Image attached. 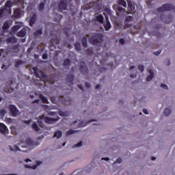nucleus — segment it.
<instances>
[{"mask_svg":"<svg viewBox=\"0 0 175 175\" xmlns=\"http://www.w3.org/2000/svg\"><path fill=\"white\" fill-rule=\"evenodd\" d=\"M127 5H128L127 9L129 12H133V10H135V5H133V3H132L131 0H127Z\"/></svg>","mask_w":175,"mask_h":175,"instance_id":"nucleus-15","label":"nucleus"},{"mask_svg":"<svg viewBox=\"0 0 175 175\" xmlns=\"http://www.w3.org/2000/svg\"><path fill=\"white\" fill-rule=\"evenodd\" d=\"M3 51V49H0V57H2Z\"/></svg>","mask_w":175,"mask_h":175,"instance_id":"nucleus-63","label":"nucleus"},{"mask_svg":"<svg viewBox=\"0 0 175 175\" xmlns=\"http://www.w3.org/2000/svg\"><path fill=\"white\" fill-rule=\"evenodd\" d=\"M102 161H110V159L109 157H103Z\"/></svg>","mask_w":175,"mask_h":175,"instance_id":"nucleus-55","label":"nucleus"},{"mask_svg":"<svg viewBox=\"0 0 175 175\" xmlns=\"http://www.w3.org/2000/svg\"><path fill=\"white\" fill-rule=\"evenodd\" d=\"M124 28V29H126V28H131V25L129 23H125Z\"/></svg>","mask_w":175,"mask_h":175,"instance_id":"nucleus-48","label":"nucleus"},{"mask_svg":"<svg viewBox=\"0 0 175 175\" xmlns=\"http://www.w3.org/2000/svg\"><path fill=\"white\" fill-rule=\"evenodd\" d=\"M10 111L12 116V117H17L18 115V109L16 105H10Z\"/></svg>","mask_w":175,"mask_h":175,"instance_id":"nucleus-9","label":"nucleus"},{"mask_svg":"<svg viewBox=\"0 0 175 175\" xmlns=\"http://www.w3.org/2000/svg\"><path fill=\"white\" fill-rule=\"evenodd\" d=\"M0 133H2V135H8V133H9L8 126L3 123H0Z\"/></svg>","mask_w":175,"mask_h":175,"instance_id":"nucleus-12","label":"nucleus"},{"mask_svg":"<svg viewBox=\"0 0 175 175\" xmlns=\"http://www.w3.org/2000/svg\"><path fill=\"white\" fill-rule=\"evenodd\" d=\"M79 72L84 76H85V75H88L90 72L88 70V67H87V64H85L84 62H81L79 64Z\"/></svg>","mask_w":175,"mask_h":175,"instance_id":"nucleus-7","label":"nucleus"},{"mask_svg":"<svg viewBox=\"0 0 175 175\" xmlns=\"http://www.w3.org/2000/svg\"><path fill=\"white\" fill-rule=\"evenodd\" d=\"M16 49H18V45H14V46H13V49H14V50H16Z\"/></svg>","mask_w":175,"mask_h":175,"instance_id":"nucleus-61","label":"nucleus"},{"mask_svg":"<svg viewBox=\"0 0 175 175\" xmlns=\"http://www.w3.org/2000/svg\"><path fill=\"white\" fill-rule=\"evenodd\" d=\"M16 36L18 38H24L25 36H27V29H22L16 33Z\"/></svg>","mask_w":175,"mask_h":175,"instance_id":"nucleus-14","label":"nucleus"},{"mask_svg":"<svg viewBox=\"0 0 175 175\" xmlns=\"http://www.w3.org/2000/svg\"><path fill=\"white\" fill-rule=\"evenodd\" d=\"M148 72L150 75L147 77L146 81H151V80L154 79V71L150 69Z\"/></svg>","mask_w":175,"mask_h":175,"instance_id":"nucleus-18","label":"nucleus"},{"mask_svg":"<svg viewBox=\"0 0 175 175\" xmlns=\"http://www.w3.org/2000/svg\"><path fill=\"white\" fill-rule=\"evenodd\" d=\"M161 88H163L164 90H168L169 88H167V85H165V84H163V83H162L161 85Z\"/></svg>","mask_w":175,"mask_h":175,"instance_id":"nucleus-49","label":"nucleus"},{"mask_svg":"<svg viewBox=\"0 0 175 175\" xmlns=\"http://www.w3.org/2000/svg\"><path fill=\"white\" fill-rule=\"evenodd\" d=\"M70 65V60L69 59H64L63 62V66H69Z\"/></svg>","mask_w":175,"mask_h":175,"instance_id":"nucleus-32","label":"nucleus"},{"mask_svg":"<svg viewBox=\"0 0 175 175\" xmlns=\"http://www.w3.org/2000/svg\"><path fill=\"white\" fill-rule=\"evenodd\" d=\"M104 12H106L107 16H110V14H111V11L109 8L104 10Z\"/></svg>","mask_w":175,"mask_h":175,"instance_id":"nucleus-45","label":"nucleus"},{"mask_svg":"<svg viewBox=\"0 0 175 175\" xmlns=\"http://www.w3.org/2000/svg\"><path fill=\"white\" fill-rule=\"evenodd\" d=\"M10 150L11 151H21V149H20V148H18V146H14V148H12V146H10Z\"/></svg>","mask_w":175,"mask_h":175,"instance_id":"nucleus-37","label":"nucleus"},{"mask_svg":"<svg viewBox=\"0 0 175 175\" xmlns=\"http://www.w3.org/2000/svg\"><path fill=\"white\" fill-rule=\"evenodd\" d=\"M40 143L38 141L33 142V140L31 139V138H27L25 140V143L23 144L21 147V148H28L29 147H36L37 146H39Z\"/></svg>","mask_w":175,"mask_h":175,"instance_id":"nucleus-3","label":"nucleus"},{"mask_svg":"<svg viewBox=\"0 0 175 175\" xmlns=\"http://www.w3.org/2000/svg\"><path fill=\"white\" fill-rule=\"evenodd\" d=\"M82 46L85 48H87L88 46V44H87V37H83L82 38Z\"/></svg>","mask_w":175,"mask_h":175,"instance_id":"nucleus-26","label":"nucleus"},{"mask_svg":"<svg viewBox=\"0 0 175 175\" xmlns=\"http://www.w3.org/2000/svg\"><path fill=\"white\" fill-rule=\"evenodd\" d=\"M20 28H21V25H14L12 27V32H17V31H18V29H20Z\"/></svg>","mask_w":175,"mask_h":175,"instance_id":"nucleus-25","label":"nucleus"},{"mask_svg":"<svg viewBox=\"0 0 175 175\" xmlns=\"http://www.w3.org/2000/svg\"><path fill=\"white\" fill-rule=\"evenodd\" d=\"M47 58H48L47 53H43L42 59H47Z\"/></svg>","mask_w":175,"mask_h":175,"instance_id":"nucleus-52","label":"nucleus"},{"mask_svg":"<svg viewBox=\"0 0 175 175\" xmlns=\"http://www.w3.org/2000/svg\"><path fill=\"white\" fill-rule=\"evenodd\" d=\"M130 77H131V79H135V77H136V75H133V74H131V75H130Z\"/></svg>","mask_w":175,"mask_h":175,"instance_id":"nucleus-58","label":"nucleus"},{"mask_svg":"<svg viewBox=\"0 0 175 175\" xmlns=\"http://www.w3.org/2000/svg\"><path fill=\"white\" fill-rule=\"evenodd\" d=\"M43 33V31L42 30V29H38L36 30L33 35L34 36H39V35H42Z\"/></svg>","mask_w":175,"mask_h":175,"instance_id":"nucleus-29","label":"nucleus"},{"mask_svg":"<svg viewBox=\"0 0 175 175\" xmlns=\"http://www.w3.org/2000/svg\"><path fill=\"white\" fill-rule=\"evenodd\" d=\"M133 18L131 16H128L125 18V23H129L130 21H132Z\"/></svg>","mask_w":175,"mask_h":175,"instance_id":"nucleus-40","label":"nucleus"},{"mask_svg":"<svg viewBox=\"0 0 175 175\" xmlns=\"http://www.w3.org/2000/svg\"><path fill=\"white\" fill-rule=\"evenodd\" d=\"M119 42H120V44H122V45L125 44V40H124V38H120L119 40Z\"/></svg>","mask_w":175,"mask_h":175,"instance_id":"nucleus-47","label":"nucleus"},{"mask_svg":"<svg viewBox=\"0 0 175 175\" xmlns=\"http://www.w3.org/2000/svg\"><path fill=\"white\" fill-rule=\"evenodd\" d=\"M95 88L96 90H99V88H100V85H96Z\"/></svg>","mask_w":175,"mask_h":175,"instance_id":"nucleus-59","label":"nucleus"},{"mask_svg":"<svg viewBox=\"0 0 175 175\" xmlns=\"http://www.w3.org/2000/svg\"><path fill=\"white\" fill-rule=\"evenodd\" d=\"M86 53H87L88 55H92V54H94V50L92 49V48H88V49L86 50Z\"/></svg>","mask_w":175,"mask_h":175,"instance_id":"nucleus-34","label":"nucleus"},{"mask_svg":"<svg viewBox=\"0 0 175 175\" xmlns=\"http://www.w3.org/2000/svg\"><path fill=\"white\" fill-rule=\"evenodd\" d=\"M33 103H39V99L34 100Z\"/></svg>","mask_w":175,"mask_h":175,"instance_id":"nucleus-62","label":"nucleus"},{"mask_svg":"<svg viewBox=\"0 0 175 175\" xmlns=\"http://www.w3.org/2000/svg\"><path fill=\"white\" fill-rule=\"evenodd\" d=\"M142 111L144 114H148V111L146 109H144Z\"/></svg>","mask_w":175,"mask_h":175,"instance_id":"nucleus-56","label":"nucleus"},{"mask_svg":"<svg viewBox=\"0 0 175 175\" xmlns=\"http://www.w3.org/2000/svg\"><path fill=\"white\" fill-rule=\"evenodd\" d=\"M85 87H87V88H90V87H91V85L88 82H85Z\"/></svg>","mask_w":175,"mask_h":175,"instance_id":"nucleus-53","label":"nucleus"},{"mask_svg":"<svg viewBox=\"0 0 175 175\" xmlns=\"http://www.w3.org/2000/svg\"><path fill=\"white\" fill-rule=\"evenodd\" d=\"M23 64H24V62H23L22 60H18L15 63V68H18V66L23 65Z\"/></svg>","mask_w":175,"mask_h":175,"instance_id":"nucleus-36","label":"nucleus"},{"mask_svg":"<svg viewBox=\"0 0 175 175\" xmlns=\"http://www.w3.org/2000/svg\"><path fill=\"white\" fill-rule=\"evenodd\" d=\"M118 5H121V6H123L124 8L126 7V1H125V0H118Z\"/></svg>","mask_w":175,"mask_h":175,"instance_id":"nucleus-27","label":"nucleus"},{"mask_svg":"<svg viewBox=\"0 0 175 175\" xmlns=\"http://www.w3.org/2000/svg\"><path fill=\"white\" fill-rule=\"evenodd\" d=\"M34 58H36V59H38V58H39V55H38V54H34Z\"/></svg>","mask_w":175,"mask_h":175,"instance_id":"nucleus-60","label":"nucleus"},{"mask_svg":"<svg viewBox=\"0 0 175 175\" xmlns=\"http://www.w3.org/2000/svg\"><path fill=\"white\" fill-rule=\"evenodd\" d=\"M15 18H20L21 17V9H16L14 12Z\"/></svg>","mask_w":175,"mask_h":175,"instance_id":"nucleus-17","label":"nucleus"},{"mask_svg":"<svg viewBox=\"0 0 175 175\" xmlns=\"http://www.w3.org/2000/svg\"><path fill=\"white\" fill-rule=\"evenodd\" d=\"M163 113H164L165 116H166L167 117L170 114H172V109L167 108L164 110Z\"/></svg>","mask_w":175,"mask_h":175,"instance_id":"nucleus-30","label":"nucleus"},{"mask_svg":"<svg viewBox=\"0 0 175 175\" xmlns=\"http://www.w3.org/2000/svg\"><path fill=\"white\" fill-rule=\"evenodd\" d=\"M37 123L39 126H40L41 128H44V124H43V122H42V120H38Z\"/></svg>","mask_w":175,"mask_h":175,"instance_id":"nucleus-43","label":"nucleus"},{"mask_svg":"<svg viewBox=\"0 0 175 175\" xmlns=\"http://www.w3.org/2000/svg\"><path fill=\"white\" fill-rule=\"evenodd\" d=\"M81 146H83V142L81 141H80L77 144L74 145L72 146V148H76V147H81Z\"/></svg>","mask_w":175,"mask_h":175,"instance_id":"nucleus-41","label":"nucleus"},{"mask_svg":"<svg viewBox=\"0 0 175 175\" xmlns=\"http://www.w3.org/2000/svg\"><path fill=\"white\" fill-rule=\"evenodd\" d=\"M103 14L105 17L106 20V24L104 25V28L105 31H109L111 28V24L110 23V21H109V16L106 14L105 12H103Z\"/></svg>","mask_w":175,"mask_h":175,"instance_id":"nucleus-11","label":"nucleus"},{"mask_svg":"<svg viewBox=\"0 0 175 175\" xmlns=\"http://www.w3.org/2000/svg\"><path fill=\"white\" fill-rule=\"evenodd\" d=\"M32 70L34 72V75L38 79H47V75L42 70H39L38 67H33Z\"/></svg>","mask_w":175,"mask_h":175,"instance_id":"nucleus-6","label":"nucleus"},{"mask_svg":"<svg viewBox=\"0 0 175 175\" xmlns=\"http://www.w3.org/2000/svg\"><path fill=\"white\" fill-rule=\"evenodd\" d=\"M161 53V51H157L154 52V55H159Z\"/></svg>","mask_w":175,"mask_h":175,"instance_id":"nucleus-54","label":"nucleus"},{"mask_svg":"<svg viewBox=\"0 0 175 175\" xmlns=\"http://www.w3.org/2000/svg\"><path fill=\"white\" fill-rule=\"evenodd\" d=\"M12 6H13V3L10 0L7 1L5 6L0 10V18L9 16L12 13Z\"/></svg>","mask_w":175,"mask_h":175,"instance_id":"nucleus-2","label":"nucleus"},{"mask_svg":"<svg viewBox=\"0 0 175 175\" xmlns=\"http://www.w3.org/2000/svg\"><path fill=\"white\" fill-rule=\"evenodd\" d=\"M75 47L77 51H80L81 50V45L79 42L75 44Z\"/></svg>","mask_w":175,"mask_h":175,"instance_id":"nucleus-33","label":"nucleus"},{"mask_svg":"<svg viewBox=\"0 0 175 175\" xmlns=\"http://www.w3.org/2000/svg\"><path fill=\"white\" fill-rule=\"evenodd\" d=\"M53 137H57V139H59L62 137V131H57L54 133Z\"/></svg>","mask_w":175,"mask_h":175,"instance_id":"nucleus-24","label":"nucleus"},{"mask_svg":"<svg viewBox=\"0 0 175 175\" xmlns=\"http://www.w3.org/2000/svg\"><path fill=\"white\" fill-rule=\"evenodd\" d=\"M39 118L40 120H44L46 124H55L57 121H59V116H57V118H49L42 115L40 116Z\"/></svg>","mask_w":175,"mask_h":175,"instance_id":"nucleus-4","label":"nucleus"},{"mask_svg":"<svg viewBox=\"0 0 175 175\" xmlns=\"http://www.w3.org/2000/svg\"><path fill=\"white\" fill-rule=\"evenodd\" d=\"M59 114V116H61V117H68V116H69V113L64 112L62 111H60Z\"/></svg>","mask_w":175,"mask_h":175,"instance_id":"nucleus-35","label":"nucleus"},{"mask_svg":"<svg viewBox=\"0 0 175 175\" xmlns=\"http://www.w3.org/2000/svg\"><path fill=\"white\" fill-rule=\"evenodd\" d=\"M5 114H6V109H3L0 111V116H1V117H5Z\"/></svg>","mask_w":175,"mask_h":175,"instance_id":"nucleus-42","label":"nucleus"},{"mask_svg":"<svg viewBox=\"0 0 175 175\" xmlns=\"http://www.w3.org/2000/svg\"><path fill=\"white\" fill-rule=\"evenodd\" d=\"M42 161H37L36 165H34L33 166L25 165V167L26 169H33V170H35V169H36V167H38V166H39V165H42Z\"/></svg>","mask_w":175,"mask_h":175,"instance_id":"nucleus-16","label":"nucleus"},{"mask_svg":"<svg viewBox=\"0 0 175 175\" xmlns=\"http://www.w3.org/2000/svg\"><path fill=\"white\" fill-rule=\"evenodd\" d=\"M36 23V15L33 14L29 21V25L32 27Z\"/></svg>","mask_w":175,"mask_h":175,"instance_id":"nucleus-20","label":"nucleus"},{"mask_svg":"<svg viewBox=\"0 0 175 175\" xmlns=\"http://www.w3.org/2000/svg\"><path fill=\"white\" fill-rule=\"evenodd\" d=\"M31 120H23L24 124H26L27 125H29L31 124Z\"/></svg>","mask_w":175,"mask_h":175,"instance_id":"nucleus-51","label":"nucleus"},{"mask_svg":"<svg viewBox=\"0 0 175 175\" xmlns=\"http://www.w3.org/2000/svg\"><path fill=\"white\" fill-rule=\"evenodd\" d=\"M40 99H41L42 103H46V105L50 103L47 97L43 96V94H40Z\"/></svg>","mask_w":175,"mask_h":175,"instance_id":"nucleus-19","label":"nucleus"},{"mask_svg":"<svg viewBox=\"0 0 175 175\" xmlns=\"http://www.w3.org/2000/svg\"><path fill=\"white\" fill-rule=\"evenodd\" d=\"M78 87L79 90H82V91H84V89L83 88V86L81 85H78Z\"/></svg>","mask_w":175,"mask_h":175,"instance_id":"nucleus-57","label":"nucleus"},{"mask_svg":"<svg viewBox=\"0 0 175 175\" xmlns=\"http://www.w3.org/2000/svg\"><path fill=\"white\" fill-rule=\"evenodd\" d=\"M25 162L28 163V162H31V159H25Z\"/></svg>","mask_w":175,"mask_h":175,"instance_id":"nucleus-64","label":"nucleus"},{"mask_svg":"<svg viewBox=\"0 0 175 175\" xmlns=\"http://www.w3.org/2000/svg\"><path fill=\"white\" fill-rule=\"evenodd\" d=\"M117 10H118V12H124V10H125V9H124V8H122V7H121V6H118Z\"/></svg>","mask_w":175,"mask_h":175,"instance_id":"nucleus-46","label":"nucleus"},{"mask_svg":"<svg viewBox=\"0 0 175 175\" xmlns=\"http://www.w3.org/2000/svg\"><path fill=\"white\" fill-rule=\"evenodd\" d=\"M32 129L33 131H35V132H39L40 131V129L38 126V124L36 122H33L32 124Z\"/></svg>","mask_w":175,"mask_h":175,"instance_id":"nucleus-23","label":"nucleus"},{"mask_svg":"<svg viewBox=\"0 0 175 175\" xmlns=\"http://www.w3.org/2000/svg\"><path fill=\"white\" fill-rule=\"evenodd\" d=\"M73 133H76V131L70 129L66 132V136H69L70 135H73Z\"/></svg>","mask_w":175,"mask_h":175,"instance_id":"nucleus-39","label":"nucleus"},{"mask_svg":"<svg viewBox=\"0 0 175 175\" xmlns=\"http://www.w3.org/2000/svg\"><path fill=\"white\" fill-rule=\"evenodd\" d=\"M56 17H57V18H55V21H56L57 23H59V21H61V18H62V15L61 14L57 13Z\"/></svg>","mask_w":175,"mask_h":175,"instance_id":"nucleus-31","label":"nucleus"},{"mask_svg":"<svg viewBox=\"0 0 175 175\" xmlns=\"http://www.w3.org/2000/svg\"><path fill=\"white\" fill-rule=\"evenodd\" d=\"M7 43H16L17 42V38L16 37H10L6 39Z\"/></svg>","mask_w":175,"mask_h":175,"instance_id":"nucleus-21","label":"nucleus"},{"mask_svg":"<svg viewBox=\"0 0 175 175\" xmlns=\"http://www.w3.org/2000/svg\"><path fill=\"white\" fill-rule=\"evenodd\" d=\"M44 2H41L38 5V9L40 12H43L44 10Z\"/></svg>","mask_w":175,"mask_h":175,"instance_id":"nucleus-28","label":"nucleus"},{"mask_svg":"<svg viewBox=\"0 0 175 175\" xmlns=\"http://www.w3.org/2000/svg\"><path fill=\"white\" fill-rule=\"evenodd\" d=\"M96 21H98V23H100V24H103V16L102 14H99L98 16H97L96 17Z\"/></svg>","mask_w":175,"mask_h":175,"instance_id":"nucleus-22","label":"nucleus"},{"mask_svg":"<svg viewBox=\"0 0 175 175\" xmlns=\"http://www.w3.org/2000/svg\"><path fill=\"white\" fill-rule=\"evenodd\" d=\"M121 162H122V159L118 158L116 159L115 163H121Z\"/></svg>","mask_w":175,"mask_h":175,"instance_id":"nucleus-50","label":"nucleus"},{"mask_svg":"<svg viewBox=\"0 0 175 175\" xmlns=\"http://www.w3.org/2000/svg\"><path fill=\"white\" fill-rule=\"evenodd\" d=\"M89 42L93 46H99V44L103 43V36L99 33H94L89 39Z\"/></svg>","mask_w":175,"mask_h":175,"instance_id":"nucleus-1","label":"nucleus"},{"mask_svg":"<svg viewBox=\"0 0 175 175\" xmlns=\"http://www.w3.org/2000/svg\"><path fill=\"white\" fill-rule=\"evenodd\" d=\"M68 6V0H61L59 3V9L62 12V10H66Z\"/></svg>","mask_w":175,"mask_h":175,"instance_id":"nucleus-10","label":"nucleus"},{"mask_svg":"<svg viewBox=\"0 0 175 175\" xmlns=\"http://www.w3.org/2000/svg\"><path fill=\"white\" fill-rule=\"evenodd\" d=\"M75 80V75H72V74H69L67 75L66 77V83L69 85H73V81Z\"/></svg>","mask_w":175,"mask_h":175,"instance_id":"nucleus-13","label":"nucleus"},{"mask_svg":"<svg viewBox=\"0 0 175 175\" xmlns=\"http://www.w3.org/2000/svg\"><path fill=\"white\" fill-rule=\"evenodd\" d=\"M9 23L8 21L4 22L3 25V29H9Z\"/></svg>","mask_w":175,"mask_h":175,"instance_id":"nucleus-38","label":"nucleus"},{"mask_svg":"<svg viewBox=\"0 0 175 175\" xmlns=\"http://www.w3.org/2000/svg\"><path fill=\"white\" fill-rule=\"evenodd\" d=\"M160 18L163 23H165V24H170V23H172L173 20V16L170 14L168 16H165L163 14H161L160 16Z\"/></svg>","mask_w":175,"mask_h":175,"instance_id":"nucleus-8","label":"nucleus"},{"mask_svg":"<svg viewBox=\"0 0 175 175\" xmlns=\"http://www.w3.org/2000/svg\"><path fill=\"white\" fill-rule=\"evenodd\" d=\"M138 69L142 72H144V66H143V65L138 66Z\"/></svg>","mask_w":175,"mask_h":175,"instance_id":"nucleus-44","label":"nucleus"},{"mask_svg":"<svg viewBox=\"0 0 175 175\" xmlns=\"http://www.w3.org/2000/svg\"><path fill=\"white\" fill-rule=\"evenodd\" d=\"M174 6L170 3L163 4L161 7L157 9L158 13H162L163 12H170L173 10Z\"/></svg>","mask_w":175,"mask_h":175,"instance_id":"nucleus-5","label":"nucleus"}]
</instances>
